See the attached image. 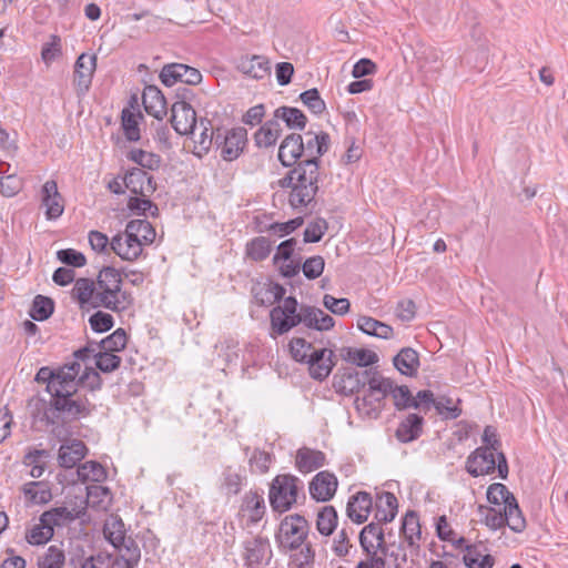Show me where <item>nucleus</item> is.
Here are the masks:
<instances>
[{"mask_svg":"<svg viewBox=\"0 0 568 568\" xmlns=\"http://www.w3.org/2000/svg\"><path fill=\"white\" fill-rule=\"evenodd\" d=\"M484 523L491 529L497 530L505 526L504 513L499 507H479Z\"/></svg>","mask_w":568,"mask_h":568,"instance_id":"obj_63","label":"nucleus"},{"mask_svg":"<svg viewBox=\"0 0 568 568\" xmlns=\"http://www.w3.org/2000/svg\"><path fill=\"white\" fill-rule=\"evenodd\" d=\"M87 454V447L81 440L73 439L62 444L59 449V465L64 468L74 467Z\"/></svg>","mask_w":568,"mask_h":568,"instance_id":"obj_29","label":"nucleus"},{"mask_svg":"<svg viewBox=\"0 0 568 568\" xmlns=\"http://www.w3.org/2000/svg\"><path fill=\"white\" fill-rule=\"evenodd\" d=\"M170 121L175 132L181 135H187L197 130L196 113L185 101L173 103Z\"/></svg>","mask_w":568,"mask_h":568,"instance_id":"obj_11","label":"nucleus"},{"mask_svg":"<svg viewBox=\"0 0 568 568\" xmlns=\"http://www.w3.org/2000/svg\"><path fill=\"white\" fill-rule=\"evenodd\" d=\"M103 534L105 539L113 546H119L128 540L129 537L125 536V528L123 521L119 517H110L106 519Z\"/></svg>","mask_w":568,"mask_h":568,"instance_id":"obj_42","label":"nucleus"},{"mask_svg":"<svg viewBox=\"0 0 568 568\" xmlns=\"http://www.w3.org/2000/svg\"><path fill=\"white\" fill-rule=\"evenodd\" d=\"M497 468L499 477L506 479L508 476V465L505 455L498 450L478 447L473 452L466 462L467 471L478 477L490 474Z\"/></svg>","mask_w":568,"mask_h":568,"instance_id":"obj_7","label":"nucleus"},{"mask_svg":"<svg viewBox=\"0 0 568 568\" xmlns=\"http://www.w3.org/2000/svg\"><path fill=\"white\" fill-rule=\"evenodd\" d=\"M372 507L373 499L371 494L358 491L356 495L352 496L347 503V516L352 521L363 524L367 520Z\"/></svg>","mask_w":568,"mask_h":568,"instance_id":"obj_23","label":"nucleus"},{"mask_svg":"<svg viewBox=\"0 0 568 568\" xmlns=\"http://www.w3.org/2000/svg\"><path fill=\"white\" fill-rule=\"evenodd\" d=\"M464 562L468 568H493L495 558L489 554H483L476 546H467Z\"/></svg>","mask_w":568,"mask_h":568,"instance_id":"obj_45","label":"nucleus"},{"mask_svg":"<svg viewBox=\"0 0 568 568\" xmlns=\"http://www.w3.org/2000/svg\"><path fill=\"white\" fill-rule=\"evenodd\" d=\"M123 181L125 187L135 195L149 197L156 190V184L153 181V178L141 168H134L128 171Z\"/></svg>","mask_w":568,"mask_h":568,"instance_id":"obj_14","label":"nucleus"},{"mask_svg":"<svg viewBox=\"0 0 568 568\" xmlns=\"http://www.w3.org/2000/svg\"><path fill=\"white\" fill-rule=\"evenodd\" d=\"M423 417L417 414H409L402 420L396 429L395 436L400 443H410L417 439L423 429Z\"/></svg>","mask_w":568,"mask_h":568,"instance_id":"obj_31","label":"nucleus"},{"mask_svg":"<svg viewBox=\"0 0 568 568\" xmlns=\"http://www.w3.org/2000/svg\"><path fill=\"white\" fill-rule=\"evenodd\" d=\"M359 542L365 552H377L378 549L384 551V531L379 523L366 525L359 534Z\"/></svg>","mask_w":568,"mask_h":568,"instance_id":"obj_28","label":"nucleus"},{"mask_svg":"<svg viewBox=\"0 0 568 568\" xmlns=\"http://www.w3.org/2000/svg\"><path fill=\"white\" fill-rule=\"evenodd\" d=\"M71 296L79 304L80 310L106 308L114 313L128 311L133 305V296L122 290L121 273L112 267L100 270L97 281L81 277L75 280Z\"/></svg>","mask_w":568,"mask_h":568,"instance_id":"obj_2","label":"nucleus"},{"mask_svg":"<svg viewBox=\"0 0 568 568\" xmlns=\"http://www.w3.org/2000/svg\"><path fill=\"white\" fill-rule=\"evenodd\" d=\"M125 227L138 240L142 248L143 245L153 243L156 235L154 227L146 220H132Z\"/></svg>","mask_w":568,"mask_h":568,"instance_id":"obj_35","label":"nucleus"},{"mask_svg":"<svg viewBox=\"0 0 568 568\" xmlns=\"http://www.w3.org/2000/svg\"><path fill=\"white\" fill-rule=\"evenodd\" d=\"M111 491L108 487L101 485H91L87 487V503L97 510H106L111 504Z\"/></svg>","mask_w":568,"mask_h":568,"instance_id":"obj_38","label":"nucleus"},{"mask_svg":"<svg viewBox=\"0 0 568 568\" xmlns=\"http://www.w3.org/2000/svg\"><path fill=\"white\" fill-rule=\"evenodd\" d=\"M247 142V132L244 128H235L227 132L221 148V156L225 161L236 160L243 152Z\"/></svg>","mask_w":568,"mask_h":568,"instance_id":"obj_19","label":"nucleus"},{"mask_svg":"<svg viewBox=\"0 0 568 568\" xmlns=\"http://www.w3.org/2000/svg\"><path fill=\"white\" fill-rule=\"evenodd\" d=\"M297 306L296 298L288 296L271 311V326L275 334L283 335L301 323L316 331H328L334 326V318L323 310L302 306L297 312Z\"/></svg>","mask_w":568,"mask_h":568,"instance_id":"obj_3","label":"nucleus"},{"mask_svg":"<svg viewBox=\"0 0 568 568\" xmlns=\"http://www.w3.org/2000/svg\"><path fill=\"white\" fill-rule=\"evenodd\" d=\"M97 69V55L82 53L74 63L73 84L78 95H84L92 83Z\"/></svg>","mask_w":568,"mask_h":568,"instance_id":"obj_12","label":"nucleus"},{"mask_svg":"<svg viewBox=\"0 0 568 568\" xmlns=\"http://www.w3.org/2000/svg\"><path fill=\"white\" fill-rule=\"evenodd\" d=\"M304 154V141L302 135L292 133L281 143L278 149V160L284 166L294 165Z\"/></svg>","mask_w":568,"mask_h":568,"instance_id":"obj_22","label":"nucleus"},{"mask_svg":"<svg viewBox=\"0 0 568 568\" xmlns=\"http://www.w3.org/2000/svg\"><path fill=\"white\" fill-rule=\"evenodd\" d=\"M128 159L135 162L141 168L149 170H158L161 164V158L158 154L141 149L131 150L128 154Z\"/></svg>","mask_w":568,"mask_h":568,"instance_id":"obj_50","label":"nucleus"},{"mask_svg":"<svg viewBox=\"0 0 568 568\" xmlns=\"http://www.w3.org/2000/svg\"><path fill=\"white\" fill-rule=\"evenodd\" d=\"M65 556L62 549L57 546H50L47 551L39 558V568H62Z\"/></svg>","mask_w":568,"mask_h":568,"instance_id":"obj_55","label":"nucleus"},{"mask_svg":"<svg viewBox=\"0 0 568 568\" xmlns=\"http://www.w3.org/2000/svg\"><path fill=\"white\" fill-rule=\"evenodd\" d=\"M128 209L139 215H146L149 213L151 216H156L159 214L158 206L149 197L141 195L131 196L128 201Z\"/></svg>","mask_w":568,"mask_h":568,"instance_id":"obj_56","label":"nucleus"},{"mask_svg":"<svg viewBox=\"0 0 568 568\" xmlns=\"http://www.w3.org/2000/svg\"><path fill=\"white\" fill-rule=\"evenodd\" d=\"M53 532L54 530L49 524H43L39 520V524L28 531L26 538L31 545H43L52 538Z\"/></svg>","mask_w":568,"mask_h":568,"instance_id":"obj_58","label":"nucleus"},{"mask_svg":"<svg viewBox=\"0 0 568 568\" xmlns=\"http://www.w3.org/2000/svg\"><path fill=\"white\" fill-rule=\"evenodd\" d=\"M302 489L303 483L296 476L291 474L275 476L268 491L272 509L277 513L290 510L297 503Z\"/></svg>","mask_w":568,"mask_h":568,"instance_id":"obj_6","label":"nucleus"},{"mask_svg":"<svg viewBox=\"0 0 568 568\" xmlns=\"http://www.w3.org/2000/svg\"><path fill=\"white\" fill-rule=\"evenodd\" d=\"M504 513V521L513 531L521 532L526 527V520L519 509L516 498L508 501L507 505L501 508Z\"/></svg>","mask_w":568,"mask_h":568,"instance_id":"obj_44","label":"nucleus"},{"mask_svg":"<svg viewBox=\"0 0 568 568\" xmlns=\"http://www.w3.org/2000/svg\"><path fill=\"white\" fill-rule=\"evenodd\" d=\"M75 362H85L90 357H93L95 366L103 373H111L115 371L121 364V357L114 353L106 352L94 347L93 343H89L83 348L74 352Z\"/></svg>","mask_w":568,"mask_h":568,"instance_id":"obj_10","label":"nucleus"},{"mask_svg":"<svg viewBox=\"0 0 568 568\" xmlns=\"http://www.w3.org/2000/svg\"><path fill=\"white\" fill-rule=\"evenodd\" d=\"M306 143L304 144L305 160H314L318 163V158L327 152L329 146V135L325 132L314 134L312 132L305 133Z\"/></svg>","mask_w":568,"mask_h":568,"instance_id":"obj_32","label":"nucleus"},{"mask_svg":"<svg viewBox=\"0 0 568 568\" xmlns=\"http://www.w3.org/2000/svg\"><path fill=\"white\" fill-rule=\"evenodd\" d=\"M275 120H283L290 129H304L306 116L296 108L281 106L274 111Z\"/></svg>","mask_w":568,"mask_h":568,"instance_id":"obj_43","label":"nucleus"},{"mask_svg":"<svg viewBox=\"0 0 568 568\" xmlns=\"http://www.w3.org/2000/svg\"><path fill=\"white\" fill-rule=\"evenodd\" d=\"M78 479L81 483H102L106 478V470L98 462H85L77 469Z\"/></svg>","mask_w":568,"mask_h":568,"instance_id":"obj_41","label":"nucleus"},{"mask_svg":"<svg viewBox=\"0 0 568 568\" xmlns=\"http://www.w3.org/2000/svg\"><path fill=\"white\" fill-rule=\"evenodd\" d=\"M110 248L124 261L136 260L143 251L138 240L128 232L126 227L123 233L112 237Z\"/></svg>","mask_w":568,"mask_h":568,"instance_id":"obj_18","label":"nucleus"},{"mask_svg":"<svg viewBox=\"0 0 568 568\" xmlns=\"http://www.w3.org/2000/svg\"><path fill=\"white\" fill-rule=\"evenodd\" d=\"M372 376L365 371L359 372L356 368H344L343 372L335 376V387L344 394H354L359 392Z\"/></svg>","mask_w":568,"mask_h":568,"instance_id":"obj_16","label":"nucleus"},{"mask_svg":"<svg viewBox=\"0 0 568 568\" xmlns=\"http://www.w3.org/2000/svg\"><path fill=\"white\" fill-rule=\"evenodd\" d=\"M126 333L123 328L115 329L111 335L102 339L99 344L93 343L94 347L106 352H120L126 345Z\"/></svg>","mask_w":568,"mask_h":568,"instance_id":"obj_48","label":"nucleus"},{"mask_svg":"<svg viewBox=\"0 0 568 568\" xmlns=\"http://www.w3.org/2000/svg\"><path fill=\"white\" fill-rule=\"evenodd\" d=\"M394 366L406 376H414L417 373L419 367V357L418 353L410 348H403L395 357H394Z\"/></svg>","mask_w":568,"mask_h":568,"instance_id":"obj_34","label":"nucleus"},{"mask_svg":"<svg viewBox=\"0 0 568 568\" xmlns=\"http://www.w3.org/2000/svg\"><path fill=\"white\" fill-rule=\"evenodd\" d=\"M240 70L253 79H263L270 73V63L262 55H253L241 61Z\"/></svg>","mask_w":568,"mask_h":568,"instance_id":"obj_36","label":"nucleus"},{"mask_svg":"<svg viewBox=\"0 0 568 568\" xmlns=\"http://www.w3.org/2000/svg\"><path fill=\"white\" fill-rule=\"evenodd\" d=\"M325 464L324 453L307 447H302L296 452L295 467L302 474L312 473Z\"/></svg>","mask_w":568,"mask_h":568,"instance_id":"obj_26","label":"nucleus"},{"mask_svg":"<svg viewBox=\"0 0 568 568\" xmlns=\"http://www.w3.org/2000/svg\"><path fill=\"white\" fill-rule=\"evenodd\" d=\"M375 519L378 523H390L397 515L398 501L394 494L382 491L376 495Z\"/></svg>","mask_w":568,"mask_h":568,"instance_id":"obj_27","label":"nucleus"},{"mask_svg":"<svg viewBox=\"0 0 568 568\" xmlns=\"http://www.w3.org/2000/svg\"><path fill=\"white\" fill-rule=\"evenodd\" d=\"M23 493L34 504H44L51 498L50 490L41 481L27 483Z\"/></svg>","mask_w":568,"mask_h":568,"instance_id":"obj_54","label":"nucleus"},{"mask_svg":"<svg viewBox=\"0 0 568 568\" xmlns=\"http://www.w3.org/2000/svg\"><path fill=\"white\" fill-rule=\"evenodd\" d=\"M341 356L346 362L362 367L372 365L378 361L376 353L364 348L343 347L341 349Z\"/></svg>","mask_w":568,"mask_h":568,"instance_id":"obj_40","label":"nucleus"},{"mask_svg":"<svg viewBox=\"0 0 568 568\" xmlns=\"http://www.w3.org/2000/svg\"><path fill=\"white\" fill-rule=\"evenodd\" d=\"M515 496L504 484H491L487 489V499L495 507L504 508L508 501L514 500Z\"/></svg>","mask_w":568,"mask_h":568,"instance_id":"obj_49","label":"nucleus"},{"mask_svg":"<svg viewBox=\"0 0 568 568\" xmlns=\"http://www.w3.org/2000/svg\"><path fill=\"white\" fill-rule=\"evenodd\" d=\"M310 376L316 381L326 379L336 364L334 352L329 348H316L311 352L307 361Z\"/></svg>","mask_w":568,"mask_h":568,"instance_id":"obj_13","label":"nucleus"},{"mask_svg":"<svg viewBox=\"0 0 568 568\" xmlns=\"http://www.w3.org/2000/svg\"><path fill=\"white\" fill-rule=\"evenodd\" d=\"M265 501L262 494L257 491H247L240 508V514L247 520L248 524H257L265 514Z\"/></svg>","mask_w":568,"mask_h":568,"instance_id":"obj_20","label":"nucleus"},{"mask_svg":"<svg viewBox=\"0 0 568 568\" xmlns=\"http://www.w3.org/2000/svg\"><path fill=\"white\" fill-rule=\"evenodd\" d=\"M144 109L148 114L162 120L166 114V101L163 93L155 85H148L142 95Z\"/></svg>","mask_w":568,"mask_h":568,"instance_id":"obj_24","label":"nucleus"},{"mask_svg":"<svg viewBox=\"0 0 568 568\" xmlns=\"http://www.w3.org/2000/svg\"><path fill=\"white\" fill-rule=\"evenodd\" d=\"M315 349L316 348L312 343L302 337H294L290 342L291 355L298 363H305L311 355V352Z\"/></svg>","mask_w":568,"mask_h":568,"instance_id":"obj_59","label":"nucleus"},{"mask_svg":"<svg viewBox=\"0 0 568 568\" xmlns=\"http://www.w3.org/2000/svg\"><path fill=\"white\" fill-rule=\"evenodd\" d=\"M244 558L248 565H258L271 557V546L266 538L252 537L244 544Z\"/></svg>","mask_w":568,"mask_h":568,"instance_id":"obj_25","label":"nucleus"},{"mask_svg":"<svg viewBox=\"0 0 568 568\" xmlns=\"http://www.w3.org/2000/svg\"><path fill=\"white\" fill-rule=\"evenodd\" d=\"M199 129L201 130L199 134L196 133V130H194V133L191 134L193 135L195 148L199 149L196 154L201 156L203 152L206 153L210 150L214 139V132L212 123L207 119H201L197 122V130Z\"/></svg>","mask_w":568,"mask_h":568,"instance_id":"obj_39","label":"nucleus"},{"mask_svg":"<svg viewBox=\"0 0 568 568\" xmlns=\"http://www.w3.org/2000/svg\"><path fill=\"white\" fill-rule=\"evenodd\" d=\"M54 310V303L51 298L43 295H37L32 303L30 316L34 321H44L51 316Z\"/></svg>","mask_w":568,"mask_h":568,"instance_id":"obj_52","label":"nucleus"},{"mask_svg":"<svg viewBox=\"0 0 568 568\" xmlns=\"http://www.w3.org/2000/svg\"><path fill=\"white\" fill-rule=\"evenodd\" d=\"M160 79L166 87H172L178 82L190 85H196L202 81L201 72L183 63H170L162 68Z\"/></svg>","mask_w":568,"mask_h":568,"instance_id":"obj_9","label":"nucleus"},{"mask_svg":"<svg viewBox=\"0 0 568 568\" xmlns=\"http://www.w3.org/2000/svg\"><path fill=\"white\" fill-rule=\"evenodd\" d=\"M222 487L227 495H237L242 487L243 477L232 467H226L222 473Z\"/></svg>","mask_w":568,"mask_h":568,"instance_id":"obj_60","label":"nucleus"},{"mask_svg":"<svg viewBox=\"0 0 568 568\" xmlns=\"http://www.w3.org/2000/svg\"><path fill=\"white\" fill-rule=\"evenodd\" d=\"M318 163L314 160H304L283 179L282 184L287 182L292 187L288 197L292 207H304L314 200L318 190Z\"/></svg>","mask_w":568,"mask_h":568,"instance_id":"obj_4","label":"nucleus"},{"mask_svg":"<svg viewBox=\"0 0 568 568\" xmlns=\"http://www.w3.org/2000/svg\"><path fill=\"white\" fill-rule=\"evenodd\" d=\"M42 206L45 209V217L55 220L60 217L64 211V201L58 191L57 182L47 181L41 190Z\"/></svg>","mask_w":568,"mask_h":568,"instance_id":"obj_17","label":"nucleus"},{"mask_svg":"<svg viewBox=\"0 0 568 568\" xmlns=\"http://www.w3.org/2000/svg\"><path fill=\"white\" fill-rule=\"evenodd\" d=\"M403 541L407 544L410 555H418L419 541L422 539L420 525L418 516L414 511H409L405 515L400 528Z\"/></svg>","mask_w":568,"mask_h":568,"instance_id":"obj_21","label":"nucleus"},{"mask_svg":"<svg viewBox=\"0 0 568 568\" xmlns=\"http://www.w3.org/2000/svg\"><path fill=\"white\" fill-rule=\"evenodd\" d=\"M338 481L336 476L329 471L317 473L310 483V494L317 501H327L336 493Z\"/></svg>","mask_w":568,"mask_h":568,"instance_id":"obj_15","label":"nucleus"},{"mask_svg":"<svg viewBox=\"0 0 568 568\" xmlns=\"http://www.w3.org/2000/svg\"><path fill=\"white\" fill-rule=\"evenodd\" d=\"M119 555L114 561L118 568H135L141 558L138 544L129 537L123 544L114 547Z\"/></svg>","mask_w":568,"mask_h":568,"instance_id":"obj_30","label":"nucleus"},{"mask_svg":"<svg viewBox=\"0 0 568 568\" xmlns=\"http://www.w3.org/2000/svg\"><path fill=\"white\" fill-rule=\"evenodd\" d=\"M89 324L95 333L110 331L114 325L113 316L103 311H97L89 317Z\"/></svg>","mask_w":568,"mask_h":568,"instance_id":"obj_64","label":"nucleus"},{"mask_svg":"<svg viewBox=\"0 0 568 568\" xmlns=\"http://www.w3.org/2000/svg\"><path fill=\"white\" fill-rule=\"evenodd\" d=\"M315 552L310 544H305L291 555V568H312Z\"/></svg>","mask_w":568,"mask_h":568,"instance_id":"obj_53","label":"nucleus"},{"mask_svg":"<svg viewBox=\"0 0 568 568\" xmlns=\"http://www.w3.org/2000/svg\"><path fill=\"white\" fill-rule=\"evenodd\" d=\"M62 53L61 39L57 34H51L50 40L42 45L41 58L47 65H50Z\"/></svg>","mask_w":568,"mask_h":568,"instance_id":"obj_61","label":"nucleus"},{"mask_svg":"<svg viewBox=\"0 0 568 568\" xmlns=\"http://www.w3.org/2000/svg\"><path fill=\"white\" fill-rule=\"evenodd\" d=\"M308 534L307 520L301 515H288L280 524L277 540L283 549L297 550Z\"/></svg>","mask_w":568,"mask_h":568,"instance_id":"obj_8","label":"nucleus"},{"mask_svg":"<svg viewBox=\"0 0 568 568\" xmlns=\"http://www.w3.org/2000/svg\"><path fill=\"white\" fill-rule=\"evenodd\" d=\"M383 552L389 556L395 568H405L408 561H413V558L417 556L410 555L407 544L403 540L398 544L390 545L389 551L384 548Z\"/></svg>","mask_w":568,"mask_h":568,"instance_id":"obj_47","label":"nucleus"},{"mask_svg":"<svg viewBox=\"0 0 568 568\" xmlns=\"http://www.w3.org/2000/svg\"><path fill=\"white\" fill-rule=\"evenodd\" d=\"M316 526L324 536H329L337 526V513L333 506H325L317 515Z\"/></svg>","mask_w":568,"mask_h":568,"instance_id":"obj_46","label":"nucleus"},{"mask_svg":"<svg viewBox=\"0 0 568 568\" xmlns=\"http://www.w3.org/2000/svg\"><path fill=\"white\" fill-rule=\"evenodd\" d=\"M81 364L73 362L64 365L57 372L49 367H41L37 375L38 383H45L47 390L51 395L50 407L47 412V418L62 419L71 422L90 414V403L78 394L77 377L80 374Z\"/></svg>","mask_w":568,"mask_h":568,"instance_id":"obj_1","label":"nucleus"},{"mask_svg":"<svg viewBox=\"0 0 568 568\" xmlns=\"http://www.w3.org/2000/svg\"><path fill=\"white\" fill-rule=\"evenodd\" d=\"M368 387L364 390L363 396H356L355 408L357 412L369 418H377L385 398L392 390V381L381 375H373L368 379Z\"/></svg>","mask_w":568,"mask_h":568,"instance_id":"obj_5","label":"nucleus"},{"mask_svg":"<svg viewBox=\"0 0 568 568\" xmlns=\"http://www.w3.org/2000/svg\"><path fill=\"white\" fill-rule=\"evenodd\" d=\"M300 99L314 114L323 113L326 108L324 100L315 88L302 92Z\"/></svg>","mask_w":568,"mask_h":568,"instance_id":"obj_62","label":"nucleus"},{"mask_svg":"<svg viewBox=\"0 0 568 568\" xmlns=\"http://www.w3.org/2000/svg\"><path fill=\"white\" fill-rule=\"evenodd\" d=\"M78 518V514L74 509H69L67 507H55L44 511L40 516V521L43 524H49L52 529L54 527H64Z\"/></svg>","mask_w":568,"mask_h":568,"instance_id":"obj_33","label":"nucleus"},{"mask_svg":"<svg viewBox=\"0 0 568 568\" xmlns=\"http://www.w3.org/2000/svg\"><path fill=\"white\" fill-rule=\"evenodd\" d=\"M271 242L266 237H256L247 243L246 253L254 261H263L271 253Z\"/></svg>","mask_w":568,"mask_h":568,"instance_id":"obj_57","label":"nucleus"},{"mask_svg":"<svg viewBox=\"0 0 568 568\" xmlns=\"http://www.w3.org/2000/svg\"><path fill=\"white\" fill-rule=\"evenodd\" d=\"M281 131L282 129L280 121L275 120V118L267 121L255 133L256 145L260 148H268L274 145L280 138Z\"/></svg>","mask_w":568,"mask_h":568,"instance_id":"obj_37","label":"nucleus"},{"mask_svg":"<svg viewBox=\"0 0 568 568\" xmlns=\"http://www.w3.org/2000/svg\"><path fill=\"white\" fill-rule=\"evenodd\" d=\"M458 404L459 399H454L446 395L438 396L434 402V406L438 414L450 419H455L462 414V409Z\"/></svg>","mask_w":568,"mask_h":568,"instance_id":"obj_51","label":"nucleus"}]
</instances>
